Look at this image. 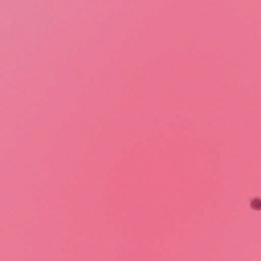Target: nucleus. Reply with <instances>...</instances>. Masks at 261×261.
<instances>
[{
  "instance_id": "1",
  "label": "nucleus",
  "mask_w": 261,
  "mask_h": 261,
  "mask_svg": "<svg viewBox=\"0 0 261 261\" xmlns=\"http://www.w3.org/2000/svg\"><path fill=\"white\" fill-rule=\"evenodd\" d=\"M250 207L254 211H261V197L252 198L250 201Z\"/></svg>"
}]
</instances>
